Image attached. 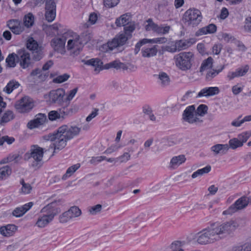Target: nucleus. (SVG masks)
Listing matches in <instances>:
<instances>
[{"label": "nucleus", "mask_w": 251, "mask_h": 251, "mask_svg": "<svg viewBox=\"0 0 251 251\" xmlns=\"http://www.w3.org/2000/svg\"><path fill=\"white\" fill-rule=\"evenodd\" d=\"M249 70V66L245 65L242 66L236 70L237 75L238 77L243 76L246 74Z\"/></svg>", "instance_id": "obj_56"}, {"label": "nucleus", "mask_w": 251, "mask_h": 251, "mask_svg": "<svg viewBox=\"0 0 251 251\" xmlns=\"http://www.w3.org/2000/svg\"><path fill=\"white\" fill-rule=\"evenodd\" d=\"M27 48L32 51L40 50L42 47L39 46L37 42L33 39V38H29L27 42Z\"/></svg>", "instance_id": "obj_35"}, {"label": "nucleus", "mask_w": 251, "mask_h": 251, "mask_svg": "<svg viewBox=\"0 0 251 251\" xmlns=\"http://www.w3.org/2000/svg\"><path fill=\"white\" fill-rule=\"evenodd\" d=\"M11 173V170L9 166H5L0 168V179L9 176Z\"/></svg>", "instance_id": "obj_45"}, {"label": "nucleus", "mask_w": 251, "mask_h": 251, "mask_svg": "<svg viewBox=\"0 0 251 251\" xmlns=\"http://www.w3.org/2000/svg\"><path fill=\"white\" fill-rule=\"evenodd\" d=\"M212 151L214 152L216 154H225L229 150L228 144H218L211 148Z\"/></svg>", "instance_id": "obj_28"}, {"label": "nucleus", "mask_w": 251, "mask_h": 251, "mask_svg": "<svg viewBox=\"0 0 251 251\" xmlns=\"http://www.w3.org/2000/svg\"><path fill=\"white\" fill-rule=\"evenodd\" d=\"M68 34L66 49L70 51L71 53L75 54H78L83 47L79 40V35L75 33Z\"/></svg>", "instance_id": "obj_8"}, {"label": "nucleus", "mask_w": 251, "mask_h": 251, "mask_svg": "<svg viewBox=\"0 0 251 251\" xmlns=\"http://www.w3.org/2000/svg\"><path fill=\"white\" fill-rule=\"evenodd\" d=\"M247 205V197H242L237 200L234 204H232L227 210L224 211L223 214H230L234 213L237 210L244 208Z\"/></svg>", "instance_id": "obj_16"}, {"label": "nucleus", "mask_w": 251, "mask_h": 251, "mask_svg": "<svg viewBox=\"0 0 251 251\" xmlns=\"http://www.w3.org/2000/svg\"><path fill=\"white\" fill-rule=\"evenodd\" d=\"M170 29L171 27L169 25H166L164 26L162 25L159 26L158 25L155 32L158 34L164 35L169 33Z\"/></svg>", "instance_id": "obj_50"}, {"label": "nucleus", "mask_w": 251, "mask_h": 251, "mask_svg": "<svg viewBox=\"0 0 251 251\" xmlns=\"http://www.w3.org/2000/svg\"><path fill=\"white\" fill-rule=\"evenodd\" d=\"M229 88L228 85H224L221 88V90H220L218 87H206L199 92L196 89H193L188 91L186 94H192L193 93H198V94H217L220 92H226L225 90Z\"/></svg>", "instance_id": "obj_14"}, {"label": "nucleus", "mask_w": 251, "mask_h": 251, "mask_svg": "<svg viewBox=\"0 0 251 251\" xmlns=\"http://www.w3.org/2000/svg\"><path fill=\"white\" fill-rule=\"evenodd\" d=\"M70 214L68 211H65L59 216V222L61 223H65L68 222L70 220L72 219Z\"/></svg>", "instance_id": "obj_54"}, {"label": "nucleus", "mask_w": 251, "mask_h": 251, "mask_svg": "<svg viewBox=\"0 0 251 251\" xmlns=\"http://www.w3.org/2000/svg\"><path fill=\"white\" fill-rule=\"evenodd\" d=\"M34 107L33 100L27 96L23 97L15 104L16 110L21 113H28Z\"/></svg>", "instance_id": "obj_9"}, {"label": "nucleus", "mask_w": 251, "mask_h": 251, "mask_svg": "<svg viewBox=\"0 0 251 251\" xmlns=\"http://www.w3.org/2000/svg\"><path fill=\"white\" fill-rule=\"evenodd\" d=\"M81 128L76 126H68L64 125L60 126L56 131L50 133L43 136L46 141L53 142L54 151L52 155L56 150H61L64 149L69 140L78 135Z\"/></svg>", "instance_id": "obj_1"}, {"label": "nucleus", "mask_w": 251, "mask_h": 251, "mask_svg": "<svg viewBox=\"0 0 251 251\" xmlns=\"http://www.w3.org/2000/svg\"><path fill=\"white\" fill-rule=\"evenodd\" d=\"M48 118L50 121H60V115L58 110H52L48 113Z\"/></svg>", "instance_id": "obj_46"}, {"label": "nucleus", "mask_w": 251, "mask_h": 251, "mask_svg": "<svg viewBox=\"0 0 251 251\" xmlns=\"http://www.w3.org/2000/svg\"><path fill=\"white\" fill-rule=\"evenodd\" d=\"M47 122L46 115L40 113L36 114L34 119L29 121L27 123L26 126L28 129H33L44 125Z\"/></svg>", "instance_id": "obj_15"}, {"label": "nucleus", "mask_w": 251, "mask_h": 251, "mask_svg": "<svg viewBox=\"0 0 251 251\" xmlns=\"http://www.w3.org/2000/svg\"><path fill=\"white\" fill-rule=\"evenodd\" d=\"M224 68V66L221 67V68L219 70H212L209 71L206 74V77L207 79H211L216 76L220 72H221Z\"/></svg>", "instance_id": "obj_61"}, {"label": "nucleus", "mask_w": 251, "mask_h": 251, "mask_svg": "<svg viewBox=\"0 0 251 251\" xmlns=\"http://www.w3.org/2000/svg\"><path fill=\"white\" fill-rule=\"evenodd\" d=\"M14 114L12 111L8 110L6 111L3 115L0 121V124L2 126L4 124L9 122L14 118Z\"/></svg>", "instance_id": "obj_36"}, {"label": "nucleus", "mask_w": 251, "mask_h": 251, "mask_svg": "<svg viewBox=\"0 0 251 251\" xmlns=\"http://www.w3.org/2000/svg\"><path fill=\"white\" fill-rule=\"evenodd\" d=\"M120 0H103V4L107 8H112L116 6Z\"/></svg>", "instance_id": "obj_57"}, {"label": "nucleus", "mask_w": 251, "mask_h": 251, "mask_svg": "<svg viewBox=\"0 0 251 251\" xmlns=\"http://www.w3.org/2000/svg\"><path fill=\"white\" fill-rule=\"evenodd\" d=\"M17 230V226L14 225H7L0 227V233L6 237L12 236Z\"/></svg>", "instance_id": "obj_27"}, {"label": "nucleus", "mask_w": 251, "mask_h": 251, "mask_svg": "<svg viewBox=\"0 0 251 251\" xmlns=\"http://www.w3.org/2000/svg\"><path fill=\"white\" fill-rule=\"evenodd\" d=\"M106 159V157L104 156L92 157L90 160V163L93 165H96L102 160Z\"/></svg>", "instance_id": "obj_62"}, {"label": "nucleus", "mask_w": 251, "mask_h": 251, "mask_svg": "<svg viewBox=\"0 0 251 251\" xmlns=\"http://www.w3.org/2000/svg\"><path fill=\"white\" fill-rule=\"evenodd\" d=\"M154 76L158 79V82L161 85H168L170 82L169 75L165 72H160L158 75H154Z\"/></svg>", "instance_id": "obj_29"}, {"label": "nucleus", "mask_w": 251, "mask_h": 251, "mask_svg": "<svg viewBox=\"0 0 251 251\" xmlns=\"http://www.w3.org/2000/svg\"><path fill=\"white\" fill-rule=\"evenodd\" d=\"M124 32L122 33H120V35H124V36L127 37V40L130 38L132 34L131 33L135 30V23L134 22L132 21L128 24L126 25V26H124Z\"/></svg>", "instance_id": "obj_30"}, {"label": "nucleus", "mask_w": 251, "mask_h": 251, "mask_svg": "<svg viewBox=\"0 0 251 251\" xmlns=\"http://www.w3.org/2000/svg\"><path fill=\"white\" fill-rule=\"evenodd\" d=\"M70 75H69L64 74L55 77L52 81L54 83H61L67 81Z\"/></svg>", "instance_id": "obj_53"}, {"label": "nucleus", "mask_w": 251, "mask_h": 251, "mask_svg": "<svg viewBox=\"0 0 251 251\" xmlns=\"http://www.w3.org/2000/svg\"><path fill=\"white\" fill-rule=\"evenodd\" d=\"M143 112L145 115L148 116L151 121L153 122L156 121V117L152 113V109L149 105H146L143 107Z\"/></svg>", "instance_id": "obj_37"}, {"label": "nucleus", "mask_w": 251, "mask_h": 251, "mask_svg": "<svg viewBox=\"0 0 251 251\" xmlns=\"http://www.w3.org/2000/svg\"><path fill=\"white\" fill-rule=\"evenodd\" d=\"M239 226V224L237 221L231 220L225 223L220 226L216 225L215 226V229L218 236L224 233L230 234L234 231Z\"/></svg>", "instance_id": "obj_10"}, {"label": "nucleus", "mask_w": 251, "mask_h": 251, "mask_svg": "<svg viewBox=\"0 0 251 251\" xmlns=\"http://www.w3.org/2000/svg\"><path fill=\"white\" fill-rule=\"evenodd\" d=\"M157 52V49L156 46L151 48H143L141 51L142 56L148 58L155 56Z\"/></svg>", "instance_id": "obj_31"}, {"label": "nucleus", "mask_w": 251, "mask_h": 251, "mask_svg": "<svg viewBox=\"0 0 251 251\" xmlns=\"http://www.w3.org/2000/svg\"><path fill=\"white\" fill-rule=\"evenodd\" d=\"M186 160V158L184 155H179L177 156L173 157L170 162V164L173 167L178 166L184 162Z\"/></svg>", "instance_id": "obj_34"}, {"label": "nucleus", "mask_w": 251, "mask_h": 251, "mask_svg": "<svg viewBox=\"0 0 251 251\" xmlns=\"http://www.w3.org/2000/svg\"><path fill=\"white\" fill-rule=\"evenodd\" d=\"M34 23V16L31 13H28L24 18V25L27 27L31 26Z\"/></svg>", "instance_id": "obj_49"}, {"label": "nucleus", "mask_w": 251, "mask_h": 251, "mask_svg": "<svg viewBox=\"0 0 251 251\" xmlns=\"http://www.w3.org/2000/svg\"><path fill=\"white\" fill-rule=\"evenodd\" d=\"M211 169V166L210 165H207L202 169H199L192 174V177L193 178H195L198 176H202L204 174H207L210 171Z\"/></svg>", "instance_id": "obj_41"}, {"label": "nucleus", "mask_w": 251, "mask_h": 251, "mask_svg": "<svg viewBox=\"0 0 251 251\" xmlns=\"http://www.w3.org/2000/svg\"><path fill=\"white\" fill-rule=\"evenodd\" d=\"M82 61L84 64L94 67V71L96 74L99 73L103 69H105L104 66L102 67V62L99 58H92L87 60H83Z\"/></svg>", "instance_id": "obj_20"}, {"label": "nucleus", "mask_w": 251, "mask_h": 251, "mask_svg": "<svg viewBox=\"0 0 251 251\" xmlns=\"http://www.w3.org/2000/svg\"><path fill=\"white\" fill-rule=\"evenodd\" d=\"M132 22L131 15L127 13L121 15L118 18H117L115 21V25L117 26H126V25Z\"/></svg>", "instance_id": "obj_25"}, {"label": "nucleus", "mask_w": 251, "mask_h": 251, "mask_svg": "<svg viewBox=\"0 0 251 251\" xmlns=\"http://www.w3.org/2000/svg\"><path fill=\"white\" fill-rule=\"evenodd\" d=\"M182 119L190 124L202 122L198 117L194 105L188 106L184 110L182 114Z\"/></svg>", "instance_id": "obj_12"}, {"label": "nucleus", "mask_w": 251, "mask_h": 251, "mask_svg": "<svg viewBox=\"0 0 251 251\" xmlns=\"http://www.w3.org/2000/svg\"><path fill=\"white\" fill-rule=\"evenodd\" d=\"M176 66L182 71L191 69L194 60V54L191 51H183L174 56Z\"/></svg>", "instance_id": "obj_3"}, {"label": "nucleus", "mask_w": 251, "mask_h": 251, "mask_svg": "<svg viewBox=\"0 0 251 251\" xmlns=\"http://www.w3.org/2000/svg\"><path fill=\"white\" fill-rule=\"evenodd\" d=\"M17 59L24 69L26 68L31 64L30 54L25 50L19 51L17 55Z\"/></svg>", "instance_id": "obj_18"}, {"label": "nucleus", "mask_w": 251, "mask_h": 251, "mask_svg": "<svg viewBox=\"0 0 251 251\" xmlns=\"http://www.w3.org/2000/svg\"><path fill=\"white\" fill-rule=\"evenodd\" d=\"M22 158V156L18 153H10L7 156V159L9 162L14 161L15 163H18Z\"/></svg>", "instance_id": "obj_55"}, {"label": "nucleus", "mask_w": 251, "mask_h": 251, "mask_svg": "<svg viewBox=\"0 0 251 251\" xmlns=\"http://www.w3.org/2000/svg\"><path fill=\"white\" fill-rule=\"evenodd\" d=\"M158 25L154 23L151 19H149L145 24V28L147 31H153L155 32Z\"/></svg>", "instance_id": "obj_42"}, {"label": "nucleus", "mask_w": 251, "mask_h": 251, "mask_svg": "<svg viewBox=\"0 0 251 251\" xmlns=\"http://www.w3.org/2000/svg\"><path fill=\"white\" fill-rule=\"evenodd\" d=\"M68 211L72 219L78 217L81 214V210L76 206L71 207Z\"/></svg>", "instance_id": "obj_43"}, {"label": "nucleus", "mask_w": 251, "mask_h": 251, "mask_svg": "<svg viewBox=\"0 0 251 251\" xmlns=\"http://www.w3.org/2000/svg\"><path fill=\"white\" fill-rule=\"evenodd\" d=\"M220 36L221 37L222 39L227 43L232 42L235 40V38L233 36L226 33H222L220 35Z\"/></svg>", "instance_id": "obj_59"}, {"label": "nucleus", "mask_w": 251, "mask_h": 251, "mask_svg": "<svg viewBox=\"0 0 251 251\" xmlns=\"http://www.w3.org/2000/svg\"><path fill=\"white\" fill-rule=\"evenodd\" d=\"M217 27L214 24H209L207 26L199 29L195 32L197 37L201 36L207 34H212L216 31Z\"/></svg>", "instance_id": "obj_22"}, {"label": "nucleus", "mask_w": 251, "mask_h": 251, "mask_svg": "<svg viewBox=\"0 0 251 251\" xmlns=\"http://www.w3.org/2000/svg\"><path fill=\"white\" fill-rule=\"evenodd\" d=\"M127 41V37L124 35L118 34L112 40L107 42L104 45L106 48V51L114 50L115 52L121 51L123 49L122 47Z\"/></svg>", "instance_id": "obj_7"}, {"label": "nucleus", "mask_w": 251, "mask_h": 251, "mask_svg": "<svg viewBox=\"0 0 251 251\" xmlns=\"http://www.w3.org/2000/svg\"><path fill=\"white\" fill-rule=\"evenodd\" d=\"M33 205L32 202H29L21 207L16 208L12 212L13 215L16 217L22 216Z\"/></svg>", "instance_id": "obj_26"}, {"label": "nucleus", "mask_w": 251, "mask_h": 251, "mask_svg": "<svg viewBox=\"0 0 251 251\" xmlns=\"http://www.w3.org/2000/svg\"><path fill=\"white\" fill-rule=\"evenodd\" d=\"M105 69L114 68L117 70H122L123 71H128L130 72L134 71L137 67L132 64L129 63H122L118 60H115L104 65Z\"/></svg>", "instance_id": "obj_13"}, {"label": "nucleus", "mask_w": 251, "mask_h": 251, "mask_svg": "<svg viewBox=\"0 0 251 251\" xmlns=\"http://www.w3.org/2000/svg\"><path fill=\"white\" fill-rule=\"evenodd\" d=\"M130 158V155L128 152H125L123 155L120 156L119 157L114 158H109L105 159L107 161L109 162L112 163L113 162H117L119 160L121 162H126Z\"/></svg>", "instance_id": "obj_38"}, {"label": "nucleus", "mask_w": 251, "mask_h": 251, "mask_svg": "<svg viewBox=\"0 0 251 251\" xmlns=\"http://www.w3.org/2000/svg\"><path fill=\"white\" fill-rule=\"evenodd\" d=\"M251 136V130L243 132L239 134L237 138L239 139L242 143L243 145L246 143L248 139Z\"/></svg>", "instance_id": "obj_48"}, {"label": "nucleus", "mask_w": 251, "mask_h": 251, "mask_svg": "<svg viewBox=\"0 0 251 251\" xmlns=\"http://www.w3.org/2000/svg\"><path fill=\"white\" fill-rule=\"evenodd\" d=\"M229 149L235 150L238 148L243 146V144L237 138H233L229 140L228 142Z\"/></svg>", "instance_id": "obj_39"}, {"label": "nucleus", "mask_w": 251, "mask_h": 251, "mask_svg": "<svg viewBox=\"0 0 251 251\" xmlns=\"http://www.w3.org/2000/svg\"><path fill=\"white\" fill-rule=\"evenodd\" d=\"M61 25L57 23L50 25L45 29L46 32L50 35H55L58 34Z\"/></svg>", "instance_id": "obj_32"}, {"label": "nucleus", "mask_w": 251, "mask_h": 251, "mask_svg": "<svg viewBox=\"0 0 251 251\" xmlns=\"http://www.w3.org/2000/svg\"><path fill=\"white\" fill-rule=\"evenodd\" d=\"M16 90H18L17 92L20 93L22 91V86L18 82L15 80H12L3 88V91L7 94H9Z\"/></svg>", "instance_id": "obj_21"}, {"label": "nucleus", "mask_w": 251, "mask_h": 251, "mask_svg": "<svg viewBox=\"0 0 251 251\" xmlns=\"http://www.w3.org/2000/svg\"><path fill=\"white\" fill-rule=\"evenodd\" d=\"M178 51L184 50L191 47L195 43V40L193 38L187 40H179L176 41Z\"/></svg>", "instance_id": "obj_24"}, {"label": "nucleus", "mask_w": 251, "mask_h": 251, "mask_svg": "<svg viewBox=\"0 0 251 251\" xmlns=\"http://www.w3.org/2000/svg\"><path fill=\"white\" fill-rule=\"evenodd\" d=\"M17 54L12 53L9 54L6 59V62L7 65L10 67H14L16 66L15 59L17 58Z\"/></svg>", "instance_id": "obj_51"}, {"label": "nucleus", "mask_w": 251, "mask_h": 251, "mask_svg": "<svg viewBox=\"0 0 251 251\" xmlns=\"http://www.w3.org/2000/svg\"><path fill=\"white\" fill-rule=\"evenodd\" d=\"M62 201L59 199L49 203L42 209V212H47V214L39 218L36 225L39 227H44L50 223L54 216L60 212V209L57 206L61 204Z\"/></svg>", "instance_id": "obj_2"}, {"label": "nucleus", "mask_w": 251, "mask_h": 251, "mask_svg": "<svg viewBox=\"0 0 251 251\" xmlns=\"http://www.w3.org/2000/svg\"><path fill=\"white\" fill-rule=\"evenodd\" d=\"M68 34H65L61 37H55L50 42V45L54 51L65 54L66 53L65 43L67 40V36Z\"/></svg>", "instance_id": "obj_11"}, {"label": "nucleus", "mask_w": 251, "mask_h": 251, "mask_svg": "<svg viewBox=\"0 0 251 251\" xmlns=\"http://www.w3.org/2000/svg\"><path fill=\"white\" fill-rule=\"evenodd\" d=\"M33 58L36 61L40 60L43 57V53L42 51V48L40 50H38L32 51Z\"/></svg>", "instance_id": "obj_63"}, {"label": "nucleus", "mask_w": 251, "mask_h": 251, "mask_svg": "<svg viewBox=\"0 0 251 251\" xmlns=\"http://www.w3.org/2000/svg\"><path fill=\"white\" fill-rule=\"evenodd\" d=\"M183 19L187 25L196 27L201 22L202 16L199 10L195 8H190L185 12Z\"/></svg>", "instance_id": "obj_5"}, {"label": "nucleus", "mask_w": 251, "mask_h": 251, "mask_svg": "<svg viewBox=\"0 0 251 251\" xmlns=\"http://www.w3.org/2000/svg\"><path fill=\"white\" fill-rule=\"evenodd\" d=\"M80 164H76L68 168L66 173L63 175L62 177V180H66L69 177L71 176L79 168Z\"/></svg>", "instance_id": "obj_33"}, {"label": "nucleus", "mask_w": 251, "mask_h": 251, "mask_svg": "<svg viewBox=\"0 0 251 251\" xmlns=\"http://www.w3.org/2000/svg\"><path fill=\"white\" fill-rule=\"evenodd\" d=\"M91 38L92 36L91 34L88 32H85L79 35V40L82 47L84 44L90 41Z\"/></svg>", "instance_id": "obj_44"}, {"label": "nucleus", "mask_w": 251, "mask_h": 251, "mask_svg": "<svg viewBox=\"0 0 251 251\" xmlns=\"http://www.w3.org/2000/svg\"><path fill=\"white\" fill-rule=\"evenodd\" d=\"M207 110L208 107L206 105L201 104L198 107L197 110H196V113L197 116H203L207 113Z\"/></svg>", "instance_id": "obj_52"}, {"label": "nucleus", "mask_w": 251, "mask_h": 251, "mask_svg": "<svg viewBox=\"0 0 251 251\" xmlns=\"http://www.w3.org/2000/svg\"><path fill=\"white\" fill-rule=\"evenodd\" d=\"M102 209V205L98 204L95 206L89 207L88 211L92 215H95L98 213L100 212Z\"/></svg>", "instance_id": "obj_58"}, {"label": "nucleus", "mask_w": 251, "mask_h": 251, "mask_svg": "<svg viewBox=\"0 0 251 251\" xmlns=\"http://www.w3.org/2000/svg\"><path fill=\"white\" fill-rule=\"evenodd\" d=\"M215 224H213L211 227L203 229L198 233L197 241L200 244H206L214 242L219 239L215 227Z\"/></svg>", "instance_id": "obj_4"}, {"label": "nucleus", "mask_w": 251, "mask_h": 251, "mask_svg": "<svg viewBox=\"0 0 251 251\" xmlns=\"http://www.w3.org/2000/svg\"><path fill=\"white\" fill-rule=\"evenodd\" d=\"M244 29L246 31L251 32V17L246 18Z\"/></svg>", "instance_id": "obj_64"}, {"label": "nucleus", "mask_w": 251, "mask_h": 251, "mask_svg": "<svg viewBox=\"0 0 251 251\" xmlns=\"http://www.w3.org/2000/svg\"><path fill=\"white\" fill-rule=\"evenodd\" d=\"M30 75L31 76H36L38 75L39 78L42 81L45 80L48 77V75L43 73L42 70L39 69H36L33 70Z\"/></svg>", "instance_id": "obj_47"}, {"label": "nucleus", "mask_w": 251, "mask_h": 251, "mask_svg": "<svg viewBox=\"0 0 251 251\" xmlns=\"http://www.w3.org/2000/svg\"><path fill=\"white\" fill-rule=\"evenodd\" d=\"M46 19L49 22H52L56 17V4L53 0H47L46 4Z\"/></svg>", "instance_id": "obj_17"}, {"label": "nucleus", "mask_w": 251, "mask_h": 251, "mask_svg": "<svg viewBox=\"0 0 251 251\" xmlns=\"http://www.w3.org/2000/svg\"><path fill=\"white\" fill-rule=\"evenodd\" d=\"M213 64V59L211 57H209L207 59L204 60L200 68V72H202L206 70L212 68Z\"/></svg>", "instance_id": "obj_40"}, {"label": "nucleus", "mask_w": 251, "mask_h": 251, "mask_svg": "<svg viewBox=\"0 0 251 251\" xmlns=\"http://www.w3.org/2000/svg\"><path fill=\"white\" fill-rule=\"evenodd\" d=\"M7 26L13 33L16 34H20L24 30L19 21L11 20L7 22Z\"/></svg>", "instance_id": "obj_23"}, {"label": "nucleus", "mask_w": 251, "mask_h": 251, "mask_svg": "<svg viewBox=\"0 0 251 251\" xmlns=\"http://www.w3.org/2000/svg\"><path fill=\"white\" fill-rule=\"evenodd\" d=\"M44 151L43 149L39 147L38 145H32L28 151L26 152L24 156L25 160H28L31 158H33L35 164H33V166L40 167L42 165L41 163L43 157Z\"/></svg>", "instance_id": "obj_6"}, {"label": "nucleus", "mask_w": 251, "mask_h": 251, "mask_svg": "<svg viewBox=\"0 0 251 251\" xmlns=\"http://www.w3.org/2000/svg\"><path fill=\"white\" fill-rule=\"evenodd\" d=\"M50 99L51 102L54 103H57L60 105L68 104L72 100L75 95H49Z\"/></svg>", "instance_id": "obj_19"}, {"label": "nucleus", "mask_w": 251, "mask_h": 251, "mask_svg": "<svg viewBox=\"0 0 251 251\" xmlns=\"http://www.w3.org/2000/svg\"><path fill=\"white\" fill-rule=\"evenodd\" d=\"M165 50L172 53H174L177 51L178 50L176 46V42H172L170 45L166 46L165 47Z\"/></svg>", "instance_id": "obj_60"}]
</instances>
